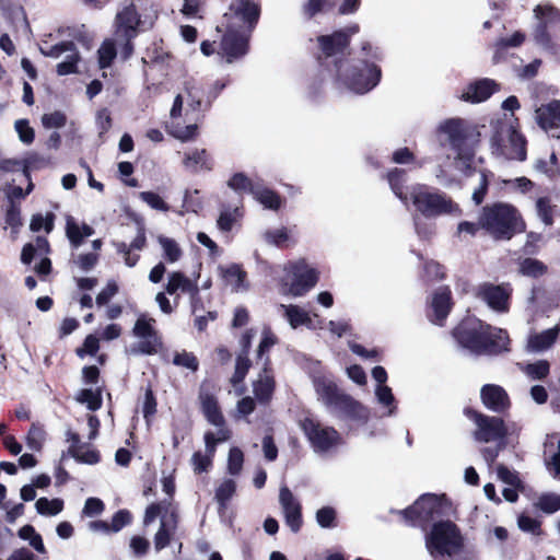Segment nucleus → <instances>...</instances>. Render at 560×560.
<instances>
[{"mask_svg":"<svg viewBox=\"0 0 560 560\" xmlns=\"http://www.w3.org/2000/svg\"><path fill=\"white\" fill-rule=\"evenodd\" d=\"M375 397L378 404L387 408V416L395 415L397 406L390 387L387 385H377L375 388Z\"/></svg>","mask_w":560,"mask_h":560,"instance_id":"obj_48","label":"nucleus"},{"mask_svg":"<svg viewBox=\"0 0 560 560\" xmlns=\"http://www.w3.org/2000/svg\"><path fill=\"white\" fill-rule=\"evenodd\" d=\"M212 439L211 435H205V453L195 452L191 456L190 463L196 474L206 472L212 466V458L215 453Z\"/></svg>","mask_w":560,"mask_h":560,"instance_id":"obj_36","label":"nucleus"},{"mask_svg":"<svg viewBox=\"0 0 560 560\" xmlns=\"http://www.w3.org/2000/svg\"><path fill=\"white\" fill-rule=\"evenodd\" d=\"M431 308L433 312L431 320L434 324L442 326L452 308L451 291L448 288L443 287L434 292L431 301Z\"/></svg>","mask_w":560,"mask_h":560,"instance_id":"obj_26","label":"nucleus"},{"mask_svg":"<svg viewBox=\"0 0 560 560\" xmlns=\"http://www.w3.org/2000/svg\"><path fill=\"white\" fill-rule=\"evenodd\" d=\"M458 343L472 353L497 354L508 351L509 337L503 329L491 327L478 318L464 319L455 329Z\"/></svg>","mask_w":560,"mask_h":560,"instance_id":"obj_4","label":"nucleus"},{"mask_svg":"<svg viewBox=\"0 0 560 560\" xmlns=\"http://www.w3.org/2000/svg\"><path fill=\"white\" fill-rule=\"evenodd\" d=\"M225 33L222 37L219 55L228 63L243 58L248 52L249 39L252 34L232 30L231 27H224Z\"/></svg>","mask_w":560,"mask_h":560,"instance_id":"obj_18","label":"nucleus"},{"mask_svg":"<svg viewBox=\"0 0 560 560\" xmlns=\"http://www.w3.org/2000/svg\"><path fill=\"white\" fill-rule=\"evenodd\" d=\"M67 441L70 442L69 453L74 459L90 465L98 463V453L95 450L82 444L78 433L68 431Z\"/></svg>","mask_w":560,"mask_h":560,"instance_id":"obj_27","label":"nucleus"},{"mask_svg":"<svg viewBox=\"0 0 560 560\" xmlns=\"http://www.w3.org/2000/svg\"><path fill=\"white\" fill-rule=\"evenodd\" d=\"M250 366V361L247 358V353L240 354L236 359L235 371L231 378L234 386L243 382Z\"/></svg>","mask_w":560,"mask_h":560,"instance_id":"obj_54","label":"nucleus"},{"mask_svg":"<svg viewBox=\"0 0 560 560\" xmlns=\"http://www.w3.org/2000/svg\"><path fill=\"white\" fill-rule=\"evenodd\" d=\"M15 131L19 135V139L26 144H31L34 141V129L30 126L28 120L19 119L14 124Z\"/></svg>","mask_w":560,"mask_h":560,"instance_id":"obj_59","label":"nucleus"},{"mask_svg":"<svg viewBox=\"0 0 560 560\" xmlns=\"http://www.w3.org/2000/svg\"><path fill=\"white\" fill-rule=\"evenodd\" d=\"M139 198L147 203L151 209L166 212L170 210V206L164 201V199L154 191H141L139 192Z\"/></svg>","mask_w":560,"mask_h":560,"instance_id":"obj_52","label":"nucleus"},{"mask_svg":"<svg viewBox=\"0 0 560 560\" xmlns=\"http://www.w3.org/2000/svg\"><path fill=\"white\" fill-rule=\"evenodd\" d=\"M39 51L45 57L58 59L65 55V60L57 65V73L67 75L77 72L80 60L79 51L73 42H62L52 46H42Z\"/></svg>","mask_w":560,"mask_h":560,"instance_id":"obj_19","label":"nucleus"},{"mask_svg":"<svg viewBox=\"0 0 560 560\" xmlns=\"http://www.w3.org/2000/svg\"><path fill=\"white\" fill-rule=\"evenodd\" d=\"M314 386L319 399L329 408H335L339 405L346 394L340 393L336 384L326 378L317 377L314 380Z\"/></svg>","mask_w":560,"mask_h":560,"instance_id":"obj_28","label":"nucleus"},{"mask_svg":"<svg viewBox=\"0 0 560 560\" xmlns=\"http://www.w3.org/2000/svg\"><path fill=\"white\" fill-rule=\"evenodd\" d=\"M279 502L282 508L287 525L292 532H299L302 526L301 504L287 486H282L280 488Z\"/></svg>","mask_w":560,"mask_h":560,"instance_id":"obj_23","label":"nucleus"},{"mask_svg":"<svg viewBox=\"0 0 560 560\" xmlns=\"http://www.w3.org/2000/svg\"><path fill=\"white\" fill-rule=\"evenodd\" d=\"M273 386L272 376L265 370L254 383L255 397L261 402H267L272 395Z\"/></svg>","mask_w":560,"mask_h":560,"instance_id":"obj_39","label":"nucleus"},{"mask_svg":"<svg viewBox=\"0 0 560 560\" xmlns=\"http://www.w3.org/2000/svg\"><path fill=\"white\" fill-rule=\"evenodd\" d=\"M387 178L395 196L406 206L410 200L416 210L427 218L458 211V206L450 198L425 185L417 184L405 189L406 173L402 170L390 171Z\"/></svg>","mask_w":560,"mask_h":560,"instance_id":"obj_2","label":"nucleus"},{"mask_svg":"<svg viewBox=\"0 0 560 560\" xmlns=\"http://www.w3.org/2000/svg\"><path fill=\"white\" fill-rule=\"evenodd\" d=\"M236 491V482L233 479H224L215 489L214 499L219 504V512H224L228 502L232 499Z\"/></svg>","mask_w":560,"mask_h":560,"instance_id":"obj_42","label":"nucleus"},{"mask_svg":"<svg viewBox=\"0 0 560 560\" xmlns=\"http://www.w3.org/2000/svg\"><path fill=\"white\" fill-rule=\"evenodd\" d=\"M252 195L267 209L278 210L281 207V199L279 195L266 187L259 186L258 184Z\"/></svg>","mask_w":560,"mask_h":560,"instance_id":"obj_43","label":"nucleus"},{"mask_svg":"<svg viewBox=\"0 0 560 560\" xmlns=\"http://www.w3.org/2000/svg\"><path fill=\"white\" fill-rule=\"evenodd\" d=\"M261 237L267 245L283 247L291 240V230L285 226L267 229Z\"/></svg>","mask_w":560,"mask_h":560,"instance_id":"obj_38","label":"nucleus"},{"mask_svg":"<svg viewBox=\"0 0 560 560\" xmlns=\"http://www.w3.org/2000/svg\"><path fill=\"white\" fill-rule=\"evenodd\" d=\"M537 24L534 39L537 45L553 55L560 52V12L548 3L538 4L534 9Z\"/></svg>","mask_w":560,"mask_h":560,"instance_id":"obj_8","label":"nucleus"},{"mask_svg":"<svg viewBox=\"0 0 560 560\" xmlns=\"http://www.w3.org/2000/svg\"><path fill=\"white\" fill-rule=\"evenodd\" d=\"M98 63L101 68H107L110 66L116 57V47L112 39H106L97 50Z\"/></svg>","mask_w":560,"mask_h":560,"instance_id":"obj_51","label":"nucleus"},{"mask_svg":"<svg viewBox=\"0 0 560 560\" xmlns=\"http://www.w3.org/2000/svg\"><path fill=\"white\" fill-rule=\"evenodd\" d=\"M165 291L171 295L180 291L182 293L188 294L190 299L194 300L199 293V288L196 281L189 279L183 272L173 271L168 273Z\"/></svg>","mask_w":560,"mask_h":560,"instance_id":"obj_25","label":"nucleus"},{"mask_svg":"<svg viewBox=\"0 0 560 560\" xmlns=\"http://www.w3.org/2000/svg\"><path fill=\"white\" fill-rule=\"evenodd\" d=\"M476 295L495 312L505 313L509 311L511 290L506 285L482 283L477 288Z\"/></svg>","mask_w":560,"mask_h":560,"instance_id":"obj_21","label":"nucleus"},{"mask_svg":"<svg viewBox=\"0 0 560 560\" xmlns=\"http://www.w3.org/2000/svg\"><path fill=\"white\" fill-rule=\"evenodd\" d=\"M480 399L487 409L497 413L505 412L511 406L506 390L497 384L483 385L480 389Z\"/></svg>","mask_w":560,"mask_h":560,"instance_id":"obj_24","label":"nucleus"},{"mask_svg":"<svg viewBox=\"0 0 560 560\" xmlns=\"http://www.w3.org/2000/svg\"><path fill=\"white\" fill-rule=\"evenodd\" d=\"M220 275L225 283L234 292L245 291L247 284L245 282L246 272L241 266L232 264L226 267H220Z\"/></svg>","mask_w":560,"mask_h":560,"instance_id":"obj_33","label":"nucleus"},{"mask_svg":"<svg viewBox=\"0 0 560 560\" xmlns=\"http://www.w3.org/2000/svg\"><path fill=\"white\" fill-rule=\"evenodd\" d=\"M384 57L381 47L362 40L357 59L334 61L329 79L337 89L364 94L374 89L382 77L377 62Z\"/></svg>","mask_w":560,"mask_h":560,"instance_id":"obj_1","label":"nucleus"},{"mask_svg":"<svg viewBox=\"0 0 560 560\" xmlns=\"http://www.w3.org/2000/svg\"><path fill=\"white\" fill-rule=\"evenodd\" d=\"M244 454L238 447H232L228 457V471L231 475H238L242 470Z\"/></svg>","mask_w":560,"mask_h":560,"instance_id":"obj_56","label":"nucleus"},{"mask_svg":"<svg viewBox=\"0 0 560 560\" xmlns=\"http://www.w3.org/2000/svg\"><path fill=\"white\" fill-rule=\"evenodd\" d=\"M284 275L280 278V291L291 296H303L318 281V273L304 260L290 261L283 266Z\"/></svg>","mask_w":560,"mask_h":560,"instance_id":"obj_9","label":"nucleus"},{"mask_svg":"<svg viewBox=\"0 0 560 560\" xmlns=\"http://www.w3.org/2000/svg\"><path fill=\"white\" fill-rule=\"evenodd\" d=\"M300 427L315 453H327L341 444L339 432L316 419L305 418L300 422Z\"/></svg>","mask_w":560,"mask_h":560,"instance_id":"obj_15","label":"nucleus"},{"mask_svg":"<svg viewBox=\"0 0 560 560\" xmlns=\"http://www.w3.org/2000/svg\"><path fill=\"white\" fill-rule=\"evenodd\" d=\"M535 212L544 225L551 226L553 224L555 207L552 206L551 199L549 197L541 196L536 199Z\"/></svg>","mask_w":560,"mask_h":560,"instance_id":"obj_44","label":"nucleus"},{"mask_svg":"<svg viewBox=\"0 0 560 560\" xmlns=\"http://www.w3.org/2000/svg\"><path fill=\"white\" fill-rule=\"evenodd\" d=\"M158 16V9L152 3L141 8L140 11L133 3L125 4L118 10L115 16L116 35L126 40V57L132 52L131 39L139 32L152 28Z\"/></svg>","mask_w":560,"mask_h":560,"instance_id":"obj_6","label":"nucleus"},{"mask_svg":"<svg viewBox=\"0 0 560 560\" xmlns=\"http://www.w3.org/2000/svg\"><path fill=\"white\" fill-rule=\"evenodd\" d=\"M440 141L447 142L456 151L454 166L459 172L470 170L472 151L468 144V129L462 119H447L438 128Z\"/></svg>","mask_w":560,"mask_h":560,"instance_id":"obj_7","label":"nucleus"},{"mask_svg":"<svg viewBox=\"0 0 560 560\" xmlns=\"http://www.w3.org/2000/svg\"><path fill=\"white\" fill-rule=\"evenodd\" d=\"M18 536L22 539L28 542V545L38 553L46 555L47 550L44 545L42 536L36 532L34 526L32 525H24L22 526L19 532Z\"/></svg>","mask_w":560,"mask_h":560,"instance_id":"obj_41","label":"nucleus"},{"mask_svg":"<svg viewBox=\"0 0 560 560\" xmlns=\"http://www.w3.org/2000/svg\"><path fill=\"white\" fill-rule=\"evenodd\" d=\"M538 506L547 513L560 510V495L556 493L544 494L539 498Z\"/></svg>","mask_w":560,"mask_h":560,"instance_id":"obj_60","label":"nucleus"},{"mask_svg":"<svg viewBox=\"0 0 560 560\" xmlns=\"http://www.w3.org/2000/svg\"><path fill=\"white\" fill-rule=\"evenodd\" d=\"M336 0H307L303 4V13L307 18H313L315 14L334 7Z\"/></svg>","mask_w":560,"mask_h":560,"instance_id":"obj_53","label":"nucleus"},{"mask_svg":"<svg viewBox=\"0 0 560 560\" xmlns=\"http://www.w3.org/2000/svg\"><path fill=\"white\" fill-rule=\"evenodd\" d=\"M36 512L43 516H56L63 510V500L59 498L48 499L39 498L35 502Z\"/></svg>","mask_w":560,"mask_h":560,"instance_id":"obj_45","label":"nucleus"},{"mask_svg":"<svg viewBox=\"0 0 560 560\" xmlns=\"http://www.w3.org/2000/svg\"><path fill=\"white\" fill-rule=\"evenodd\" d=\"M497 83L490 79H482L467 86L462 97L471 103L486 101L495 91Z\"/></svg>","mask_w":560,"mask_h":560,"instance_id":"obj_31","label":"nucleus"},{"mask_svg":"<svg viewBox=\"0 0 560 560\" xmlns=\"http://www.w3.org/2000/svg\"><path fill=\"white\" fill-rule=\"evenodd\" d=\"M336 512L330 506L322 508L316 513V521L320 527L329 528L335 526Z\"/></svg>","mask_w":560,"mask_h":560,"instance_id":"obj_63","label":"nucleus"},{"mask_svg":"<svg viewBox=\"0 0 560 560\" xmlns=\"http://www.w3.org/2000/svg\"><path fill=\"white\" fill-rule=\"evenodd\" d=\"M202 113L200 85L194 80L185 82L183 90L175 96L170 110L171 133L182 141L195 138Z\"/></svg>","mask_w":560,"mask_h":560,"instance_id":"obj_3","label":"nucleus"},{"mask_svg":"<svg viewBox=\"0 0 560 560\" xmlns=\"http://www.w3.org/2000/svg\"><path fill=\"white\" fill-rule=\"evenodd\" d=\"M491 147L493 153L505 159L518 161L526 159V141L511 118L498 124L491 139Z\"/></svg>","mask_w":560,"mask_h":560,"instance_id":"obj_10","label":"nucleus"},{"mask_svg":"<svg viewBox=\"0 0 560 560\" xmlns=\"http://www.w3.org/2000/svg\"><path fill=\"white\" fill-rule=\"evenodd\" d=\"M242 217L243 211L240 207H235L233 209L224 208L220 212L217 225L221 231L229 232Z\"/></svg>","mask_w":560,"mask_h":560,"instance_id":"obj_46","label":"nucleus"},{"mask_svg":"<svg viewBox=\"0 0 560 560\" xmlns=\"http://www.w3.org/2000/svg\"><path fill=\"white\" fill-rule=\"evenodd\" d=\"M359 31L360 26L358 24H351L346 28L336 31L331 34L317 36L316 43L319 51L326 59L325 66L328 77H330V70L332 69L334 61L345 59L341 56L349 47L351 36L359 33Z\"/></svg>","mask_w":560,"mask_h":560,"instance_id":"obj_14","label":"nucleus"},{"mask_svg":"<svg viewBox=\"0 0 560 560\" xmlns=\"http://www.w3.org/2000/svg\"><path fill=\"white\" fill-rule=\"evenodd\" d=\"M559 332V326H555L539 334H532L527 339L528 351L542 352L548 350L556 341Z\"/></svg>","mask_w":560,"mask_h":560,"instance_id":"obj_34","label":"nucleus"},{"mask_svg":"<svg viewBox=\"0 0 560 560\" xmlns=\"http://www.w3.org/2000/svg\"><path fill=\"white\" fill-rule=\"evenodd\" d=\"M158 243L162 248V256L166 262L175 264L182 258L183 250L175 240L159 235Z\"/></svg>","mask_w":560,"mask_h":560,"instance_id":"obj_37","label":"nucleus"},{"mask_svg":"<svg viewBox=\"0 0 560 560\" xmlns=\"http://www.w3.org/2000/svg\"><path fill=\"white\" fill-rule=\"evenodd\" d=\"M443 513L442 498L435 494H423L402 515L411 526L425 527L429 522Z\"/></svg>","mask_w":560,"mask_h":560,"instance_id":"obj_17","label":"nucleus"},{"mask_svg":"<svg viewBox=\"0 0 560 560\" xmlns=\"http://www.w3.org/2000/svg\"><path fill=\"white\" fill-rule=\"evenodd\" d=\"M184 165L192 172L211 170V163L206 150H195L185 155Z\"/></svg>","mask_w":560,"mask_h":560,"instance_id":"obj_40","label":"nucleus"},{"mask_svg":"<svg viewBox=\"0 0 560 560\" xmlns=\"http://www.w3.org/2000/svg\"><path fill=\"white\" fill-rule=\"evenodd\" d=\"M66 122H67L66 115L59 110L44 114L42 117V124L47 129L61 128L66 125Z\"/></svg>","mask_w":560,"mask_h":560,"instance_id":"obj_58","label":"nucleus"},{"mask_svg":"<svg viewBox=\"0 0 560 560\" xmlns=\"http://www.w3.org/2000/svg\"><path fill=\"white\" fill-rule=\"evenodd\" d=\"M335 410L340 412L346 418L362 422H366L370 416V411L366 407L348 395L342 398Z\"/></svg>","mask_w":560,"mask_h":560,"instance_id":"obj_32","label":"nucleus"},{"mask_svg":"<svg viewBox=\"0 0 560 560\" xmlns=\"http://www.w3.org/2000/svg\"><path fill=\"white\" fill-rule=\"evenodd\" d=\"M522 371L532 380H541L549 374L550 365L546 360H539L534 363L522 364Z\"/></svg>","mask_w":560,"mask_h":560,"instance_id":"obj_49","label":"nucleus"},{"mask_svg":"<svg viewBox=\"0 0 560 560\" xmlns=\"http://www.w3.org/2000/svg\"><path fill=\"white\" fill-rule=\"evenodd\" d=\"M156 412V400L153 395V392L150 387L145 389L144 399L142 404V413L147 422H150V419Z\"/></svg>","mask_w":560,"mask_h":560,"instance_id":"obj_62","label":"nucleus"},{"mask_svg":"<svg viewBox=\"0 0 560 560\" xmlns=\"http://www.w3.org/2000/svg\"><path fill=\"white\" fill-rule=\"evenodd\" d=\"M115 247H116L117 253L119 255H121L124 262L127 267L132 268L138 264V261L140 259V255L133 254L132 249H130V247H128V245L126 243H124V242L116 243Z\"/></svg>","mask_w":560,"mask_h":560,"instance_id":"obj_61","label":"nucleus"},{"mask_svg":"<svg viewBox=\"0 0 560 560\" xmlns=\"http://www.w3.org/2000/svg\"><path fill=\"white\" fill-rule=\"evenodd\" d=\"M199 399L201 410L206 419L214 427L224 425L225 420L214 395L202 387L199 394Z\"/></svg>","mask_w":560,"mask_h":560,"instance_id":"obj_29","label":"nucleus"},{"mask_svg":"<svg viewBox=\"0 0 560 560\" xmlns=\"http://www.w3.org/2000/svg\"><path fill=\"white\" fill-rule=\"evenodd\" d=\"M261 13L260 0H232L223 15V26L252 34Z\"/></svg>","mask_w":560,"mask_h":560,"instance_id":"obj_12","label":"nucleus"},{"mask_svg":"<svg viewBox=\"0 0 560 560\" xmlns=\"http://www.w3.org/2000/svg\"><path fill=\"white\" fill-rule=\"evenodd\" d=\"M228 186L237 194L250 192L255 190L257 184H254L245 174L235 173L228 182Z\"/></svg>","mask_w":560,"mask_h":560,"instance_id":"obj_50","label":"nucleus"},{"mask_svg":"<svg viewBox=\"0 0 560 560\" xmlns=\"http://www.w3.org/2000/svg\"><path fill=\"white\" fill-rule=\"evenodd\" d=\"M154 323L153 318H147L145 316H140L137 319L133 335L140 341L130 349L132 353L152 354L156 351L159 340L153 327Z\"/></svg>","mask_w":560,"mask_h":560,"instance_id":"obj_20","label":"nucleus"},{"mask_svg":"<svg viewBox=\"0 0 560 560\" xmlns=\"http://www.w3.org/2000/svg\"><path fill=\"white\" fill-rule=\"evenodd\" d=\"M66 234L71 245L78 248L85 237L94 234V230L85 223L79 224L73 217L68 215L66 219Z\"/></svg>","mask_w":560,"mask_h":560,"instance_id":"obj_35","label":"nucleus"},{"mask_svg":"<svg viewBox=\"0 0 560 560\" xmlns=\"http://www.w3.org/2000/svg\"><path fill=\"white\" fill-rule=\"evenodd\" d=\"M536 121L544 130L560 127V101L555 100L536 109Z\"/></svg>","mask_w":560,"mask_h":560,"instance_id":"obj_30","label":"nucleus"},{"mask_svg":"<svg viewBox=\"0 0 560 560\" xmlns=\"http://www.w3.org/2000/svg\"><path fill=\"white\" fill-rule=\"evenodd\" d=\"M278 313L288 322L292 329L305 326L308 329L322 328L320 320H315L317 315L312 316L307 311L295 304H280Z\"/></svg>","mask_w":560,"mask_h":560,"instance_id":"obj_22","label":"nucleus"},{"mask_svg":"<svg viewBox=\"0 0 560 560\" xmlns=\"http://www.w3.org/2000/svg\"><path fill=\"white\" fill-rule=\"evenodd\" d=\"M173 363L175 365L187 368L191 371H196L198 369L197 358L192 353L186 351L176 353L174 355Z\"/></svg>","mask_w":560,"mask_h":560,"instance_id":"obj_64","label":"nucleus"},{"mask_svg":"<svg viewBox=\"0 0 560 560\" xmlns=\"http://www.w3.org/2000/svg\"><path fill=\"white\" fill-rule=\"evenodd\" d=\"M479 224L498 240H510L515 233L525 230V222L518 210L505 202L483 207L479 214Z\"/></svg>","mask_w":560,"mask_h":560,"instance_id":"obj_5","label":"nucleus"},{"mask_svg":"<svg viewBox=\"0 0 560 560\" xmlns=\"http://www.w3.org/2000/svg\"><path fill=\"white\" fill-rule=\"evenodd\" d=\"M467 416L476 425L474 438L478 442H501L509 435V429L499 417L487 416L475 410H468Z\"/></svg>","mask_w":560,"mask_h":560,"instance_id":"obj_16","label":"nucleus"},{"mask_svg":"<svg viewBox=\"0 0 560 560\" xmlns=\"http://www.w3.org/2000/svg\"><path fill=\"white\" fill-rule=\"evenodd\" d=\"M520 270L529 277H539L545 273L546 266L537 259L526 258L521 262Z\"/></svg>","mask_w":560,"mask_h":560,"instance_id":"obj_55","label":"nucleus"},{"mask_svg":"<svg viewBox=\"0 0 560 560\" xmlns=\"http://www.w3.org/2000/svg\"><path fill=\"white\" fill-rule=\"evenodd\" d=\"M425 547L435 559L452 557L459 551L462 537L453 523L440 522L425 536Z\"/></svg>","mask_w":560,"mask_h":560,"instance_id":"obj_11","label":"nucleus"},{"mask_svg":"<svg viewBox=\"0 0 560 560\" xmlns=\"http://www.w3.org/2000/svg\"><path fill=\"white\" fill-rule=\"evenodd\" d=\"M30 228L34 232H38L44 229L49 233L54 228V214L47 213L45 217L42 214L34 215L31 220Z\"/></svg>","mask_w":560,"mask_h":560,"instance_id":"obj_57","label":"nucleus"},{"mask_svg":"<svg viewBox=\"0 0 560 560\" xmlns=\"http://www.w3.org/2000/svg\"><path fill=\"white\" fill-rule=\"evenodd\" d=\"M160 516V528L154 536L156 551L164 549L171 541L177 529V515L170 501H162L149 505L144 514V524L148 525Z\"/></svg>","mask_w":560,"mask_h":560,"instance_id":"obj_13","label":"nucleus"},{"mask_svg":"<svg viewBox=\"0 0 560 560\" xmlns=\"http://www.w3.org/2000/svg\"><path fill=\"white\" fill-rule=\"evenodd\" d=\"M75 400L82 405H86L91 411H96L102 407V394L100 389L84 388L78 392Z\"/></svg>","mask_w":560,"mask_h":560,"instance_id":"obj_47","label":"nucleus"}]
</instances>
